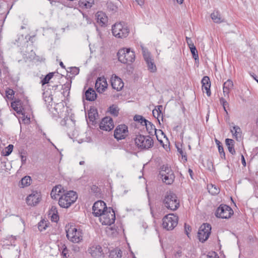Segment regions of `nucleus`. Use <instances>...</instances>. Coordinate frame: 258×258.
<instances>
[{
	"mask_svg": "<svg viewBox=\"0 0 258 258\" xmlns=\"http://www.w3.org/2000/svg\"><path fill=\"white\" fill-rule=\"evenodd\" d=\"M202 86H208L211 85V82L209 77L208 76H205L202 80Z\"/></svg>",
	"mask_w": 258,
	"mask_h": 258,
	"instance_id": "nucleus-41",
	"label": "nucleus"
},
{
	"mask_svg": "<svg viewBox=\"0 0 258 258\" xmlns=\"http://www.w3.org/2000/svg\"><path fill=\"white\" fill-rule=\"evenodd\" d=\"M66 232L68 239L73 243H79L83 240L82 230L75 226H71Z\"/></svg>",
	"mask_w": 258,
	"mask_h": 258,
	"instance_id": "nucleus-7",
	"label": "nucleus"
},
{
	"mask_svg": "<svg viewBox=\"0 0 258 258\" xmlns=\"http://www.w3.org/2000/svg\"><path fill=\"white\" fill-rule=\"evenodd\" d=\"M159 175L162 181L166 184H171L174 180V173L168 165H163L161 167Z\"/></svg>",
	"mask_w": 258,
	"mask_h": 258,
	"instance_id": "nucleus-6",
	"label": "nucleus"
},
{
	"mask_svg": "<svg viewBox=\"0 0 258 258\" xmlns=\"http://www.w3.org/2000/svg\"><path fill=\"white\" fill-rule=\"evenodd\" d=\"M71 72L73 75H77L79 73V69L78 68H76V67L72 68H71Z\"/></svg>",
	"mask_w": 258,
	"mask_h": 258,
	"instance_id": "nucleus-45",
	"label": "nucleus"
},
{
	"mask_svg": "<svg viewBox=\"0 0 258 258\" xmlns=\"http://www.w3.org/2000/svg\"><path fill=\"white\" fill-rule=\"evenodd\" d=\"M108 84L106 79L104 77L98 78L95 83V88L97 91L99 93H102L107 89Z\"/></svg>",
	"mask_w": 258,
	"mask_h": 258,
	"instance_id": "nucleus-16",
	"label": "nucleus"
},
{
	"mask_svg": "<svg viewBox=\"0 0 258 258\" xmlns=\"http://www.w3.org/2000/svg\"><path fill=\"white\" fill-rule=\"evenodd\" d=\"M96 97L97 94L92 88H89L85 92V98L88 101H93Z\"/></svg>",
	"mask_w": 258,
	"mask_h": 258,
	"instance_id": "nucleus-23",
	"label": "nucleus"
},
{
	"mask_svg": "<svg viewBox=\"0 0 258 258\" xmlns=\"http://www.w3.org/2000/svg\"><path fill=\"white\" fill-rule=\"evenodd\" d=\"M118 108L114 105H112L109 108V113L114 116H117L118 115Z\"/></svg>",
	"mask_w": 258,
	"mask_h": 258,
	"instance_id": "nucleus-35",
	"label": "nucleus"
},
{
	"mask_svg": "<svg viewBox=\"0 0 258 258\" xmlns=\"http://www.w3.org/2000/svg\"><path fill=\"white\" fill-rule=\"evenodd\" d=\"M182 251L180 248H179L175 252L174 255L176 257H179L181 256Z\"/></svg>",
	"mask_w": 258,
	"mask_h": 258,
	"instance_id": "nucleus-49",
	"label": "nucleus"
},
{
	"mask_svg": "<svg viewBox=\"0 0 258 258\" xmlns=\"http://www.w3.org/2000/svg\"><path fill=\"white\" fill-rule=\"evenodd\" d=\"M57 211L55 207L52 206L49 211V215H51V220L52 221L56 222L58 220Z\"/></svg>",
	"mask_w": 258,
	"mask_h": 258,
	"instance_id": "nucleus-27",
	"label": "nucleus"
},
{
	"mask_svg": "<svg viewBox=\"0 0 258 258\" xmlns=\"http://www.w3.org/2000/svg\"><path fill=\"white\" fill-rule=\"evenodd\" d=\"M128 135V130L125 124L118 125L114 131V137L117 141L125 139Z\"/></svg>",
	"mask_w": 258,
	"mask_h": 258,
	"instance_id": "nucleus-11",
	"label": "nucleus"
},
{
	"mask_svg": "<svg viewBox=\"0 0 258 258\" xmlns=\"http://www.w3.org/2000/svg\"><path fill=\"white\" fill-rule=\"evenodd\" d=\"M41 198V193L37 191H33L29 195L26 199V202L28 206H35L40 201Z\"/></svg>",
	"mask_w": 258,
	"mask_h": 258,
	"instance_id": "nucleus-13",
	"label": "nucleus"
},
{
	"mask_svg": "<svg viewBox=\"0 0 258 258\" xmlns=\"http://www.w3.org/2000/svg\"><path fill=\"white\" fill-rule=\"evenodd\" d=\"M11 106L13 107V108L17 111V113H19L20 112V110L19 109V108L16 106L15 102H13L11 103Z\"/></svg>",
	"mask_w": 258,
	"mask_h": 258,
	"instance_id": "nucleus-52",
	"label": "nucleus"
},
{
	"mask_svg": "<svg viewBox=\"0 0 258 258\" xmlns=\"http://www.w3.org/2000/svg\"><path fill=\"white\" fill-rule=\"evenodd\" d=\"M97 22L101 26L104 25L108 21L106 14L102 12H98L95 15Z\"/></svg>",
	"mask_w": 258,
	"mask_h": 258,
	"instance_id": "nucleus-20",
	"label": "nucleus"
},
{
	"mask_svg": "<svg viewBox=\"0 0 258 258\" xmlns=\"http://www.w3.org/2000/svg\"><path fill=\"white\" fill-rule=\"evenodd\" d=\"M60 66L62 68H64V66L63 65V63H62V62H60V63H59Z\"/></svg>",
	"mask_w": 258,
	"mask_h": 258,
	"instance_id": "nucleus-61",
	"label": "nucleus"
},
{
	"mask_svg": "<svg viewBox=\"0 0 258 258\" xmlns=\"http://www.w3.org/2000/svg\"><path fill=\"white\" fill-rule=\"evenodd\" d=\"M188 172H189V173L190 174V177L191 178H192V170L191 169H188Z\"/></svg>",
	"mask_w": 258,
	"mask_h": 258,
	"instance_id": "nucleus-60",
	"label": "nucleus"
},
{
	"mask_svg": "<svg viewBox=\"0 0 258 258\" xmlns=\"http://www.w3.org/2000/svg\"><path fill=\"white\" fill-rule=\"evenodd\" d=\"M113 127V122L112 119L110 117L107 116L103 118L100 123V128L102 130L110 131Z\"/></svg>",
	"mask_w": 258,
	"mask_h": 258,
	"instance_id": "nucleus-15",
	"label": "nucleus"
},
{
	"mask_svg": "<svg viewBox=\"0 0 258 258\" xmlns=\"http://www.w3.org/2000/svg\"><path fill=\"white\" fill-rule=\"evenodd\" d=\"M134 119L135 121L140 122L143 125H144L146 122H147V120L145 119L142 116L140 115H136Z\"/></svg>",
	"mask_w": 258,
	"mask_h": 258,
	"instance_id": "nucleus-37",
	"label": "nucleus"
},
{
	"mask_svg": "<svg viewBox=\"0 0 258 258\" xmlns=\"http://www.w3.org/2000/svg\"><path fill=\"white\" fill-rule=\"evenodd\" d=\"M234 140L230 139H227L225 140V144L227 146L229 152L232 155L235 154V151L234 148Z\"/></svg>",
	"mask_w": 258,
	"mask_h": 258,
	"instance_id": "nucleus-25",
	"label": "nucleus"
},
{
	"mask_svg": "<svg viewBox=\"0 0 258 258\" xmlns=\"http://www.w3.org/2000/svg\"><path fill=\"white\" fill-rule=\"evenodd\" d=\"M31 178L29 176H26L21 180L19 186L21 187H24L30 185L31 183Z\"/></svg>",
	"mask_w": 258,
	"mask_h": 258,
	"instance_id": "nucleus-28",
	"label": "nucleus"
},
{
	"mask_svg": "<svg viewBox=\"0 0 258 258\" xmlns=\"http://www.w3.org/2000/svg\"><path fill=\"white\" fill-rule=\"evenodd\" d=\"M6 96L9 99L13 100L14 98V95L15 94V92L14 90L11 89H8L6 91Z\"/></svg>",
	"mask_w": 258,
	"mask_h": 258,
	"instance_id": "nucleus-40",
	"label": "nucleus"
},
{
	"mask_svg": "<svg viewBox=\"0 0 258 258\" xmlns=\"http://www.w3.org/2000/svg\"><path fill=\"white\" fill-rule=\"evenodd\" d=\"M158 132L160 133H161V135H164V133L163 132V131H161V130H158Z\"/></svg>",
	"mask_w": 258,
	"mask_h": 258,
	"instance_id": "nucleus-64",
	"label": "nucleus"
},
{
	"mask_svg": "<svg viewBox=\"0 0 258 258\" xmlns=\"http://www.w3.org/2000/svg\"><path fill=\"white\" fill-rule=\"evenodd\" d=\"M66 192V190L63 187L60 185H56L54 186L51 191L50 196L53 199H56L59 197H61V195Z\"/></svg>",
	"mask_w": 258,
	"mask_h": 258,
	"instance_id": "nucleus-18",
	"label": "nucleus"
},
{
	"mask_svg": "<svg viewBox=\"0 0 258 258\" xmlns=\"http://www.w3.org/2000/svg\"><path fill=\"white\" fill-rule=\"evenodd\" d=\"M220 103L222 105L225 111L226 112V113H227V111L226 108V106L228 105V104L227 102L226 101V100L225 99H224L223 98H221L220 99Z\"/></svg>",
	"mask_w": 258,
	"mask_h": 258,
	"instance_id": "nucleus-42",
	"label": "nucleus"
},
{
	"mask_svg": "<svg viewBox=\"0 0 258 258\" xmlns=\"http://www.w3.org/2000/svg\"><path fill=\"white\" fill-rule=\"evenodd\" d=\"M144 125L146 126V130L148 133L151 135H153L154 133L156 136L157 140L160 141L159 139H158V135L156 134L157 130L155 128L154 125L151 122L147 120V122H146Z\"/></svg>",
	"mask_w": 258,
	"mask_h": 258,
	"instance_id": "nucleus-21",
	"label": "nucleus"
},
{
	"mask_svg": "<svg viewBox=\"0 0 258 258\" xmlns=\"http://www.w3.org/2000/svg\"><path fill=\"white\" fill-rule=\"evenodd\" d=\"M13 148L14 146L13 145H9L5 149V151L3 152L4 155L6 156H9L12 152Z\"/></svg>",
	"mask_w": 258,
	"mask_h": 258,
	"instance_id": "nucleus-39",
	"label": "nucleus"
},
{
	"mask_svg": "<svg viewBox=\"0 0 258 258\" xmlns=\"http://www.w3.org/2000/svg\"><path fill=\"white\" fill-rule=\"evenodd\" d=\"M108 208L107 207L106 204L103 201H98L94 204L92 208L93 214L96 217H99Z\"/></svg>",
	"mask_w": 258,
	"mask_h": 258,
	"instance_id": "nucleus-14",
	"label": "nucleus"
},
{
	"mask_svg": "<svg viewBox=\"0 0 258 258\" xmlns=\"http://www.w3.org/2000/svg\"><path fill=\"white\" fill-rule=\"evenodd\" d=\"M22 121L25 124H29L30 122V118L28 117L27 116L24 117L22 119Z\"/></svg>",
	"mask_w": 258,
	"mask_h": 258,
	"instance_id": "nucleus-50",
	"label": "nucleus"
},
{
	"mask_svg": "<svg viewBox=\"0 0 258 258\" xmlns=\"http://www.w3.org/2000/svg\"><path fill=\"white\" fill-rule=\"evenodd\" d=\"M189 48H190V51L192 53V56L194 58V59L196 60H198L199 56H198V51H197L195 46L194 45L193 46L189 47Z\"/></svg>",
	"mask_w": 258,
	"mask_h": 258,
	"instance_id": "nucleus-38",
	"label": "nucleus"
},
{
	"mask_svg": "<svg viewBox=\"0 0 258 258\" xmlns=\"http://www.w3.org/2000/svg\"><path fill=\"white\" fill-rule=\"evenodd\" d=\"M212 20L216 23H220L223 21L221 17L219 12L217 11H214L211 15Z\"/></svg>",
	"mask_w": 258,
	"mask_h": 258,
	"instance_id": "nucleus-26",
	"label": "nucleus"
},
{
	"mask_svg": "<svg viewBox=\"0 0 258 258\" xmlns=\"http://www.w3.org/2000/svg\"><path fill=\"white\" fill-rule=\"evenodd\" d=\"M208 189L209 192L212 195H217L219 193V188L215 185L211 184L208 185Z\"/></svg>",
	"mask_w": 258,
	"mask_h": 258,
	"instance_id": "nucleus-30",
	"label": "nucleus"
},
{
	"mask_svg": "<svg viewBox=\"0 0 258 258\" xmlns=\"http://www.w3.org/2000/svg\"><path fill=\"white\" fill-rule=\"evenodd\" d=\"M21 159L22 164V165L25 164L26 163V157L23 156V155H21Z\"/></svg>",
	"mask_w": 258,
	"mask_h": 258,
	"instance_id": "nucleus-54",
	"label": "nucleus"
},
{
	"mask_svg": "<svg viewBox=\"0 0 258 258\" xmlns=\"http://www.w3.org/2000/svg\"><path fill=\"white\" fill-rule=\"evenodd\" d=\"M157 107H158V109L157 110H158L159 114H160L161 113V111H162V105H159Z\"/></svg>",
	"mask_w": 258,
	"mask_h": 258,
	"instance_id": "nucleus-58",
	"label": "nucleus"
},
{
	"mask_svg": "<svg viewBox=\"0 0 258 258\" xmlns=\"http://www.w3.org/2000/svg\"><path fill=\"white\" fill-rule=\"evenodd\" d=\"M177 151H178V152L180 153V154L182 156V157H185V156L184 155V152L181 149H180L178 147H177Z\"/></svg>",
	"mask_w": 258,
	"mask_h": 258,
	"instance_id": "nucleus-57",
	"label": "nucleus"
},
{
	"mask_svg": "<svg viewBox=\"0 0 258 258\" xmlns=\"http://www.w3.org/2000/svg\"><path fill=\"white\" fill-rule=\"evenodd\" d=\"M184 228H185V231L186 234L187 235V236L188 237H189V232L190 230V227L189 225H186L185 224V226H184Z\"/></svg>",
	"mask_w": 258,
	"mask_h": 258,
	"instance_id": "nucleus-47",
	"label": "nucleus"
},
{
	"mask_svg": "<svg viewBox=\"0 0 258 258\" xmlns=\"http://www.w3.org/2000/svg\"><path fill=\"white\" fill-rule=\"evenodd\" d=\"M233 214V211L231 207L226 205L222 204L217 208L215 216L218 218L222 219H228Z\"/></svg>",
	"mask_w": 258,
	"mask_h": 258,
	"instance_id": "nucleus-10",
	"label": "nucleus"
},
{
	"mask_svg": "<svg viewBox=\"0 0 258 258\" xmlns=\"http://www.w3.org/2000/svg\"><path fill=\"white\" fill-rule=\"evenodd\" d=\"M112 32L115 37L124 38L128 36L130 30L126 24L123 22H119L113 25Z\"/></svg>",
	"mask_w": 258,
	"mask_h": 258,
	"instance_id": "nucleus-4",
	"label": "nucleus"
},
{
	"mask_svg": "<svg viewBox=\"0 0 258 258\" xmlns=\"http://www.w3.org/2000/svg\"><path fill=\"white\" fill-rule=\"evenodd\" d=\"M53 73H49L41 81L42 85H44L49 83L50 80L53 77Z\"/></svg>",
	"mask_w": 258,
	"mask_h": 258,
	"instance_id": "nucleus-36",
	"label": "nucleus"
},
{
	"mask_svg": "<svg viewBox=\"0 0 258 258\" xmlns=\"http://www.w3.org/2000/svg\"><path fill=\"white\" fill-rule=\"evenodd\" d=\"M178 218L174 214H169L164 216L162 219L163 228L167 230L173 229L177 225Z\"/></svg>",
	"mask_w": 258,
	"mask_h": 258,
	"instance_id": "nucleus-8",
	"label": "nucleus"
},
{
	"mask_svg": "<svg viewBox=\"0 0 258 258\" xmlns=\"http://www.w3.org/2000/svg\"><path fill=\"white\" fill-rule=\"evenodd\" d=\"M88 252L94 257H98L102 254V247L99 245H94L89 248Z\"/></svg>",
	"mask_w": 258,
	"mask_h": 258,
	"instance_id": "nucleus-19",
	"label": "nucleus"
},
{
	"mask_svg": "<svg viewBox=\"0 0 258 258\" xmlns=\"http://www.w3.org/2000/svg\"><path fill=\"white\" fill-rule=\"evenodd\" d=\"M186 41L189 47L194 46V44L191 39V38L186 37Z\"/></svg>",
	"mask_w": 258,
	"mask_h": 258,
	"instance_id": "nucleus-46",
	"label": "nucleus"
},
{
	"mask_svg": "<svg viewBox=\"0 0 258 258\" xmlns=\"http://www.w3.org/2000/svg\"><path fill=\"white\" fill-rule=\"evenodd\" d=\"M153 115L155 117L156 115L157 116V117L159 116V114L158 112V110H157V109H155L152 111Z\"/></svg>",
	"mask_w": 258,
	"mask_h": 258,
	"instance_id": "nucleus-55",
	"label": "nucleus"
},
{
	"mask_svg": "<svg viewBox=\"0 0 258 258\" xmlns=\"http://www.w3.org/2000/svg\"><path fill=\"white\" fill-rule=\"evenodd\" d=\"M95 0H79V5L82 8L89 9L94 4Z\"/></svg>",
	"mask_w": 258,
	"mask_h": 258,
	"instance_id": "nucleus-24",
	"label": "nucleus"
},
{
	"mask_svg": "<svg viewBox=\"0 0 258 258\" xmlns=\"http://www.w3.org/2000/svg\"><path fill=\"white\" fill-rule=\"evenodd\" d=\"M110 82L112 88L117 91L121 90L124 86L122 80L115 75L112 76Z\"/></svg>",
	"mask_w": 258,
	"mask_h": 258,
	"instance_id": "nucleus-17",
	"label": "nucleus"
},
{
	"mask_svg": "<svg viewBox=\"0 0 258 258\" xmlns=\"http://www.w3.org/2000/svg\"><path fill=\"white\" fill-rule=\"evenodd\" d=\"M118 59L123 63H129L135 60V54L134 51L131 50L130 48H123L119 50L117 53Z\"/></svg>",
	"mask_w": 258,
	"mask_h": 258,
	"instance_id": "nucleus-5",
	"label": "nucleus"
},
{
	"mask_svg": "<svg viewBox=\"0 0 258 258\" xmlns=\"http://www.w3.org/2000/svg\"><path fill=\"white\" fill-rule=\"evenodd\" d=\"M211 230V226L210 224L204 223L202 224L199 230L198 236L200 241L204 242L209 238Z\"/></svg>",
	"mask_w": 258,
	"mask_h": 258,
	"instance_id": "nucleus-12",
	"label": "nucleus"
},
{
	"mask_svg": "<svg viewBox=\"0 0 258 258\" xmlns=\"http://www.w3.org/2000/svg\"><path fill=\"white\" fill-rule=\"evenodd\" d=\"M231 132L233 135L235 137L237 140L241 138V129L238 126H234L232 129H231Z\"/></svg>",
	"mask_w": 258,
	"mask_h": 258,
	"instance_id": "nucleus-29",
	"label": "nucleus"
},
{
	"mask_svg": "<svg viewBox=\"0 0 258 258\" xmlns=\"http://www.w3.org/2000/svg\"><path fill=\"white\" fill-rule=\"evenodd\" d=\"M146 62L147 64L148 70H149L152 73H154L156 71V67L153 61V59L149 60L148 61H146Z\"/></svg>",
	"mask_w": 258,
	"mask_h": 258,
	"instance_id": "nucleus-32",
	"label": "nucleus"
},
{
	"mask_svg": "<svg viewBox=\"0 0 258 258\" xmlns=\"http://www.w3.org/2000/svg\"><path fill=\"white\" fill-rule=\"evenodd\" d=\"M233 84L231 80H228L223 84V93L224 96H228L230 91L233 88Z\"/></svg>",
	"mask_w": 258,
	"mask_h": 258,
	"instance_id": "nucleus-22",
	"label": "nucleus"
},
{
	"mask_svg": "<svg viewBox=\"0 0 258 258\" xmlns=\"http://www.w3.org/2000/svg\"><path fill=\"white\" fill-rule=\"evenodd\" d=\"M163 204L167 209L175 211L179 207V202L175 194L171 191H168L163 200Z\"/></svg>",
	"mask_w": 258,
	"mask_h": 258,
	"instance_id": "nucleus-2",
	"label": "nucleus"
},
{
	"mask_svg": "<svg viewBox=\"0 0 258 258\" xmlns=\"http://www.w3.org/2000/svg\"><path fill=\"white\" fill-rule=\"evenodd\" d=\"M80 248L77 245H73L72 246V250L75 252H78L80 251Z\"/></svg>",
	"mask_w": 258,
	"mask_h": 258,
	"instance_id": "nucleus-51",
	"label": "nucleus"
},
{
	"mask_svg": "<svg viewBox=\"0 0 258 258\" xmlns=\"http://www.w3.org/2000/svg\"><path fill=\"white\" fill-rule=\"evenodd\" d=\"M135 142L139 149L147 150L152 148L154 145V141L150 136L139 135L135 139Z\"/></svg>",
	"mask_w": 258,
	"mask_h": 258,
	"instance_id": "nucleus-3",
	"label": "nucleus"
},
{
	"mask_svg": "<svg viewBox=\"0 0 258 258\" xmlns=\"http://www.w3.org/2000/svg\"><path fill=\"white\" fill-rule=\"evenodd\" d=\"M84 163H85V162L84 161H81L79 163L80 165H84Z\"/></svg>",
	"mask_w": 258,
	"mask_h": 258,
	"instance_id": "nucleus-62",
	"label": "nucleus"
},
{
	"mask_svg": "<svg viewBox=\"0 0 258 258\" xmlns=\"http://www.w3.org/2000/svg\"><path fill=\"white\" fill-rule=\"evenodd\" d=\"M44 222H40L38 224V228L39 230L41 231L42 230L45 229V227L43 226Z\"/></svg>",
	"mask_w": 258,
	"mask_h": 258,
	"instance_id": "nucleus-48",
	"label": "nucleus"
},
{
	"mask_svg": "<svg viewBox=\"0 0 258 258\" xmlns=\"http://www.w3.org/2000/svg\"><path fill=\"white\" fill-rule=\"evenodd\" d=\"M177 3L179 5L183 4V0H176Z\"/></svg>",
	"mask_w": 258,
	"mask_h": 258,
	"instance_id": "nucleus-59",
	"label": "nucleus"
},
{
	"mask_svg": "<svg viewBox=\"0 0 258 258\" xmlns=\"http://www.w3.org/2000/svg\"><path fill=\"white\" fill-rule=\"evenodd\" d=\"M142 53L143 55L145 61H148L149 60L152 59V58L151 57V55L149 52L148 51L147 49L142 47Z\"/></svg>",
	"mask_w": 258,
	"mask_h": 258,
	"instance_id": "nucleus-34",
	"label": "nucleus"
},
{
	"mask_svg": "<svg viewBox=\"0 0 258 258\" xmlns=\"http://www.w3.org/2000/svg\"><path fill=\"white\" fill-rule=\"evenodd\" d=\"M241 157L242 164L244 166H246V161L245 160L244 157L242 154L241 155Z\"/></svg>",
	"mask_w": 258,
	"mask_h": 258,
	"instance_id": "nucleus-56",
	"label": "nucleus"
},
{
	"mask_svg": "<svg viewBox=\"0 0 258 258\" xmlns=\"http://www.w3.org/2000/svg\"><path fill=\"white\" fill-rule=\"evenodd\" d=\"M133 2H136L139 6H142L144 4V0H133Z\"/></svg>",
	"mask_w": 258,
	"mask_h": 258,
	"instance_id": "nucleus-53",
	"label": "nucleus"
},
{
	"mask_svg": "<svg viewBox=\"0 0 258 258\" xmlns=\"http://www.w3.org/2000/svg\"><path fill=\"white\" fill-rule=\"evenodd\" d=\"M89 117L91 120H92L93 119V117H92V115L91 114V113H89Z\"/></svg>",
	"mask_w": 258,
	"mask_h": 258,
	"instance_id": "nucleus-63",
	"label": "nucleus"
},
{
	"mask_svg": "<svg viewBox=\"0 0 258 258\" xmlns=\"http://www.w3.org/2000/svg\"><path fill=\"white\" fill-rule=\"evenodd\" d=\"M115 220V212L112 209L108 208L99 216L100 222L105 225H110L114 223Z\"/></svg>",
	"mask_w": 258,
	"mask_h": 258,
	"instance_id": "nucleus-9",
	"label": "nucleus"
},
{
	"mask_svg": "<svg viewBox=\"0 0 258 258\" xmlns=\"http://www.w3.org/2000/svg\"><path fill=\"white\" fill-rule=\"evenodd\" d=\"M210 87L211 85L208 86H202V90L203 92L206 91V94L207 96H210L211 94V91H210Z\"/></svg>",
	"mask_w": 258,
	"mask_h": 258,
	"instance_id": "nucleus-43",
	"label": "nucleus"
},
{
	"mask_svg": "<svg viewBox=\"0 0 258 258\" xmlns=\"http://www.w3.org/2000/svg\"><path fill=\"white\" fill-rule=\"evenodd\" d=\"M218 150L220 156L222 158L225 159V154L223 149L222 146L219 145L218 146Z\"/></svg>",
	"mask_w": 258,
	"mask_h": 258,
	"instance_id": "nucleus-44",
	"label": "nucleus"
},
{
	"mask_svg": "<svg viewBox=\"0 0 258 258\" xmlns=\"http://www.w3.org/2000/svg\"><path fill=\"white\" fill-rule=\"evenodd\" d=\"M77 199L76 192L70 190L66 192L59 198L58 204L61 208H68Z\"/></svg>",
	"mask_w": 258,
	"mask_h": 258,
	"instance_id": "nucleus-1",
	"label": "nucleus"
},
{
	"mask_svg": "<svg viewBox=\"0 0 258 258\" xmlns=\"http://www.w3.org/2000/svg\"><path fill=\"white\" fill-rule=\"evenodd\" d=\"M107 9L112 13L116 12L118 9L117 7L111 2H107Z\"/></svg>",
	"mask_w": 258,
	"mask_h": 258,
	"instance_id": "nucleus-33",
	"label": "nucleus"
},
{
	"mask_svg": "<svg viewBox=\"0 0 258 258\" xmlns=\"http://www.w3.org/2000/svg\"><path fill=\"white\" fill-rule=\"evenodd\" d=\"M122 251L119 249H115L110 251L109 254L110 258H121Z\"/></svg>",
	"mask_w": 258,
	"mask_h": 258,
	"instance_id": "nucleus-31",
	"label": "nucleus"
}]
</instances>
